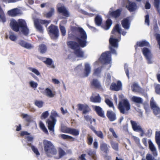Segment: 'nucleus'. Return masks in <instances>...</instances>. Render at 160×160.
Instances as JSON below:
<instances>
[{
  "label": "nucleus",
  "mask_w": 160,
  "mask_h": 160,
  "mask_svg": "<svg viewBox=\"0 0 160 160\" xmlns=\"http://www.w3.org/2000/svg\"><path fill=\"white\" fill-rule=\"evenodd\" d=\"M72 31L79 33V35L75 37V39L77 42L75 41H69L67 42L68 47L74 51V54L78 58H83L84 52L81 48H83L87 45V36L85 31L82 28L74 27Z\"/></svg>",
  "instance_id": "f257e3e1"
},
{
  "label": "nucleus",
  "mask_w": 160,
  "mask_h": 160,
  "mask_svg": "<svg viewBox=\"0 0 160 160\" xmlns=\"http://www.w3.org/2000/svg\"><path fill=\"white\" fill-rule=\"evenodd\" d=\"M118 40L117 38L111 37L109 39V49L110 51H106L102 53L100 59L102 62L105 63H110L111 60V53L115 55L117 54L116 50L113 47L117 48L118 47Z\"/></svg>",
  "instance_id": "f03ea898"
},
{
  "label": "nucleus",
  "mask_w": 160,
  "mask_h": 160,
  "mask_svg": "<svg viewBox=\"0 0 160 160\" xmlns=\"http://www.w3.org/2000/svg\"><path fill=\"white\" fill-rule=\"evenodd\" d=\"M10 25L12 30L16 32H18L20 30L22 33L25 35H27L29 33V29L25 20L19 19L17 22L13 19L11 20Z\"/></svg>",
  "instance_id": "7ed1b4c3"
},
{
  "label": "nucleus",
  "mask_w": 160,
  "mask_h": 160,
  "mask_svg": "<svg viewBox=\"0 0 160 160\" xmlns=\"http://www.w3.org/2000/svg\"><path fill=\"white\" fill-rule=\"evenodd\" d=\"M43 144L44 152L48 157H51L57 154V150L51 141L44 140L43 141Z\"/></svg>",
  "instance_id": "20e7f679"
},
{
  "label": "nucleus",
  "mask_w": 160,
  "mask_h": 160,
  "mask_svg": "<svg viewBox=\"0 0 160 160\" xmlns=\"http://www.w3.org/2000/svg\"><path fill=\"white\" fill-rule=\"evenodd\" d=\"M130 105L127 99H122L119 102L118 108L120 113L127 114L128 111L130 109Z\"/></svg>",
  "instance_id": "39448f33"
},
{
  "label": "nucleus",
  "mask_w": 160,
  "mask_h": 160,
  "mask_svg": "<svg viewBox=\"0 0 160 160\" xmlns=\"http://www.w3.org/2000/svg\"><path fill=\"white\" fill-rule=\"evenodd\" d=\"M51 22L50 20H42L36 19L34 21V25L35 28L39 32L43 33V30L41 24L44 25L47 27L48 24Z\"/></svg>",
  "instance_id": "423d86ee"
},
{
  "label": "nucleus",
  "mask_w": 160,
  "mask_h": 160,
  "mask_svg": "<svg viewBox=\"0 0 160 160\" xmlns=\"http://www.w3.org/2000/svg\"><path fill=\"white\" fill-rule=\"evenodd\" d=\"M48 29V33L51 38L53 40L57 39L59 36V31L58 27L51 24Z\"/></svg>",
  "instance_id": "0eeeda50"
},
{
  "label": "nucleus",
  "mask_w": 160,
  "mask_h": 160,
  "mask_svg": "<svg viewBox=\"0 0 160 160\" xmlns=\"http://www.w3.org/2000/svg\"><path fill=\"white\" fill-rule=\"evenodd\" d=\"M78 109L79 111H82V114H86L89 112L91 110L90 108L87 104H78L77 105Z\"/></svg>",
  "instance_id": "6e6552de"
},
{
  "label": "nucleus",
  "mask_w": 160,
  "mask_h": 160,
  "mask_svg": "<svg viewBox=\"0 0 160 160\" xmlns=\"http://www.w3.org/2000/svg\"><path fill=\"white\" fill-rule=\"evenodd\" d=\"M142 52L148 61V63H151L152 62L151 61L152 54L150 50L147 48H144L142 49Z\"/></svg>",
  "instance_id": "1a4fd4ad"
},
{
  "label": "nucleus",
  "mask_w": 160,
  "mask_h": 160,
  "mask_svg": "<svg viewBox=\"0 0 160 160\" xmlns=\"http://www.w3.org/2000/svg\"><path fill=\"white\" fill-rule=\"evenodd\" d=\"M130 122L132 125V128L134 131H140L141 133H140L141 136H143L144 134V132L143 130L141 128V126L139 125H138L136 122L134 121L131 120Z\"/></svg>",
  "instance_id": "9d476101"
},
{
  "label": "nucleus",
  "mask_w": 160,
  "mask_h": 160,
  "mask_svg": "<svg viewBox=\"0 0 160 160\" xmlns=\"http://www.w3.org/2000/svg\"><path fill=\"white\" fill-rule=\"evenodd\" d=\"M63 132L69 133L74 136H78L79 134V130L71 128H67Z\"/></svg>",
  "instance_id": "9b49d317"
},
{
  "label": "nucleus",
  "mask_w": 160,
  "mask_h": 160,
  "mask_svg": "<svg viewBox=\"0 0 160 160\" xmlns=\"http://www.w3.org/2000/svg\"><path fill=\"white\" fill-rule=\"evenodd\" d=\"M110 148V146L106 143L102 142L100 144V149L105 154H108L109 152Z\"/></svg>",
  "instance_id": "f8f14e48"
},
{
  "label": "nucleus",
  "mask_w": 160,
  "mask_h": 160,
  "mask_svg": "<svg viewBox=\"0 0 160 160\" xmlns=\"http://www.w3.org/2000/svg\"><path fill=\"white\" fill-rule=\"evenodd\" d=\"M41 59L46 65L50 66L51 68H54L55 66L52 59L49 58L41 57Z\"/></svg>",
  "instance_id": "ddd939ff"
},
{
  "label": "nucleus",
  "mask_w": 160,
  "mask_h": 160,
  "mask_svg": "<svg viewBox=\"0 0 160 160\" xmlns=\"http://www.w3.org/2000/svg\"><path fill=\"white\" fill-rule=\"evenodd\" d=\"M122 87V84L121 82L118 81L117 84L115 82H112L110 86V88L112 90L118 91L121 89Z\"/></svg>",
  "instance_id": "4468645a"
},
{
  "label": "nucleus",
  "mask_w": 160,
  "mask_h": 160,
  "mask_svg": "<svg viewBox=\"0 0 160 160\" xmlns=\"http://www.w3.org/2000/svg\"><path fill=\"white\" fill-rule=\"evenodd\" d=\"M149 46H150V44L149 42L145 40H143L141 41L137 42L135 45L134 47L135 50H136L138 47H142Z\"/></svg>",
  "instance_id": "2eb2a0df"
},
{
  "label": "nucleus",
  "mask_w": 160,
  "mask_h": 160,
  "mask_svg": "<svg viewBox=\"0 0 160 160\" xmlns=\"http://www.w3.org/2000/svg\"><path fill=\"white\" fill-rule=\"evenodd\" d=\"M91 85L94 88L99 90H102V88L100 82L97 79H94L91 82Z\"/></svg>",
  "instance_id": "dca6fc26"
},
{
  "label": "nucleus",
  "mask_w": 160,
  "mask_h": 160,
  "mask_svg": "<svg viewBox=\"0 0 160 160\" xmlns=\"http://www.w3.org/2000/svg\"><path fill=\"white\" fill-rule=\"evenodd\" d=\"M121 29L119 25L118 24H116L113 28L111 33L112 34L116 35L118 33V37H120L121 36Z\"/></svg>",
  "instance_id": "f3484780"
},
{
  "label": "nucleus",
  "mask_w": 160,
  "mask_h": 160,
  "mask_svg": "<svg viewBox=\"0 0 160 160\" xmlns=\"http://www.w3.org/2000/svg\"><path fill=\"white\" fill-rule=\"evenodd\" d=\"M106 116L109 121L111 122L117 119L116 114L112 111H107Z\"/></svg>",
  "instance_id": "a211bd4d"
},
{
  "label": "nucleus",
  "mask_w": 160,
  "mask_h": 160,
  "mask_svg": "<svg viewBox=\"0 0 160 160\" xmlns=\"http://www.w3.org/2000/svg\"><path fill=\"white\" fill-rule=\"evenodd\" d=\"M57 11L59 13H62L64 16L66 17H68L69 16V12L64 6L58 7Z\"/></svg>",
  "instance_id": "6ab92c4d"
},
{
  "label": "nucleus",
  "mask_w": 160,
  "mask_h": 160,
  "mask_svg": "<svg viewBox=\"0 0 160 160\" xmlns=\"http://www.w3.org/2000/svg\"><path fill=\"white\" fill-rule=\"evenodd\" d=\"M93 109L98 116L103 118H105L104 112L100 106H94Z\"/></svg>",
  "instance_id": "aec40b11"
},
{
  "label": "nucleus",
  "mask_w": 160,
  "mask_h": 160,
  "mask_svg": "<svg viewBox=\"0 0 160 160\" xmlns=\"http://www.w3.org/2000/svg\"><path fill=\"white\" fill-rule=\"evenodd\" d=\"M56 122L52 120H51L49 119L47 120L46 123L48 124V128L50 131H51L52 132H54V128Z\"/></svg>",
  "instance_id": "412c9836"
},
{
  "label": "nucleus",
  "mask_w": 160,
  "mask_h": 160,
  "mask_svg": "<svg viewBox=\"0 0 160 160\" xmlns=\"http://www.w3.org/2000/svg\"><path fill=\"white\" fill-rule=\"evenodd\" d=\"M121 22L122 27L125 29H128L129 28L130 23L128 18L123 19Z\"/></svg>",
  "instance_id": "4be33fe9"
},
{
  "label": "nucleus",
  "mask_w": 160,
  "mask_h": 160,
  "mask_svg": "<svg viewBox=\"0 0 160 160\" xmlns=\"http://www.w3.org/2000/svg\"><path fill=\"white\" fill-rule=\"evenodd\" d=\"M121 12V10L120 9H118L115 11H109V14L115 18H117L120 15Z\"/></svg>",
  "instance_id": "5701e85b"
},
{
  "label": "nucleus",
  "mask_w": 160,
  "mask_h": 160,
  "mask_svg": "<svg viewBox=\"0 0 160 160\" xmlns=\"http://www.w3.org/2000/svg\"><path fill=\"white\" fill-rule=\"evenodd\" d=\"M131 89L132 91L138 92H141L142 91V89L137 83H134L132 84Z\"/></svg>",
  "instance_id": "b1692460"
},
{
  "label": "nucleus",
  "mask_w": 160,
  "mask_h": 160,
  "mask_svg": "<svg viewBox=\"0 0 160 160\" xmlns=\"http://www.w3.org/2000/svg\"><path fill=\"white\" fill-rule=\"evenodd\" d=\"M112 23V21L110 19H108L104 24L102 25V27L105 30H108Z\"/></svg>",
  "instance_id": "393cba45"
},
{
  "label": "nucleus",
  "mask_w": 160,
  "mask_h": 160,
  "mask_svg": "<svg viewBox=\"0 0 160 160\" xmlns=\"http://www.w3.org/2000/svg\"><path fill=\"white\" fill-rule=\"evenodd\" d=\"M149 148L151 151L152 152V154L154 156H156L157 155V153L156 151V149L153 145V143L151 140L148 141Z\"/></svg>",
  "instance_id": "a878e982"
},
{
  "label": "nucleus",
  "mask_w": 160,
  "mask_h": 160,
  "mask_svg": "<svg viewBox=\"0 0 160 160\" xmlns=\"http://www.w3.org/2000/svg\"><path fill=\"white\" fill-rule=\"evenodd\" d=\"M55 9L54 8H49V11L44 14V16L47 18H50L54 14Z\"/></svg>",
  "instance_id": "bb28decb"
},
{
  "label": "nucleus",
  "mask_w": 160,
  "mask_h": 160,
  "mask_svg": "<svg viewBox=\"0 0 160 160\" xmlns=\"http://www.w3.org/2000/svg\"><path fill=\"white\" fill-rule=\"evenodd\" d=\"M128 10L131 12L134 11L136 8L137 6L135 2H129L128 5L126 6Z\"/></svg>",
  "instance_id": "cd10ccee"
},
{
  "label": "nucleus",
  "mask_w": 160,
  "mask_h": 160,
  "mask_svg": "<svg viewBox=\"0 0 160 160\" xmlns=\"http://www.w3.org/2000/svg\"><path fill=\"white\" fill-rule=\"evenodd\" d=\"M91 72V67L90 65L88 63H86L85 64V69L84 74L86 77H88Z\"/></svg>",
  "instance_id": "c85d7f7f"
},
{
  "label": "nucleus",
  "mask_w": 160,
  "mask_h": 160,
  "mask_svg": "<svg viewBox=\"0 0 160 160\" xmlns=\"http://www.w3.org/2000/svg\"><path fill=\"white\" fill-rule=\"evenodd\" d=\"M90 101L95 103H100L101 102V98L99 94L94 97L92 96L90 98Z\"/></svg>",
  "instance_id": "c756f323"
},
{
  "label": "nucleus",
  "mask_w": 160,
  "mask_h": 160,
  "mask_svg": "<svg viewBox=\"0 0 160 160\" xmlns=\"http://www.w3.org/2000/svg\"><path fill=\"white\" fill-rule=\"evenodd\" d=\"M87 154L90 156L93 160H96L97 156L96 151L91 149L88 150L87 152Z\"/></svg>",
  "instance_id": "7c9ffc66"
},
{
  "label": "nucleus",
  "mask_w": 160,
  "mask_h": 160,
  "mask_svg": "<svg viewBox=\"0 0 160 160\" xmlns=\"http://www.w3.org/2000/svg\"><path fill=\"white\" fill-rule=\"evenodd\" d=\"M38 50L41 53H44L47 51V46L44 44H41L39 45Z\"/></svg>",
  "instance_id": "2f4dec72"
},
{
  "label": "nucleus",
  "mask_w": 160,
  "mask_h": 160,
  "mask_svg": "<svg viewBox=\"0 0 160 160\" xmlns=\"http://www.w3.org/2000/svg\"><path fill=\"white\" fill-rule=\"evenodd\" d=\"M95 22L96 24L98 26L101 25L102 19L101 16L99 15H97L95 18Z\"/></svg>",
  "instance_id": "473e14b6"
},
{
  "label": "nucleus",
  "mask_w": 160,
  "mask_h": 160,
  "mask_svg": "<svg viewBox=\"0 0 160 160\" xmlns=\"http://www.w3.org/2000/svg\"><path fill=\"white\" fill-rule=\"evenodd\" d=\"M59 117V115L57 113L56 111H52L51 112V115L50 118L51 120L56 121V118L57 117Z\"/></svg>",
  "instance_id": "72a5a7b5"
},
{
  "label": "nucleus",
  "mask_w": 160,
  "mask_h": 160,
  "mask_svg": "<svg viewBox=\"0 0 160 160\" xmlns=\"http://www.w3.org/2000/svg\"><path fill=\"white\" fill-rule=\"evenodd\" d=\"M39 127L47 135H48V131L43 123L41 121L39 123Z\"/></svg>",
  "instance_id": "f704fd0d"
},
{
  "label": "nucleus",
  "mask_w": 160,
  "mask_h": 160,
  "mask_svg": "<svg viewBox=\"0 0 160 160\" xmlns=\"http://www.w3.org/2000/svg\"><path fill=\"white\" fill-rule=\"evenodd\" d=\"M160 0H154V6L159 13L160 12Z\"/></svg>",
  "instance_id": "c9c22d12"
},
{
  "label": "nucleus",
  "mask_w": 160,
  "mask_h": 160,
  "mask_svg": "<svg viewBox=\"0 0 160 160\" xmlns=\"http://www.w3.org/2000/svg\"><path fill=\"white\" fill-rule=\"evenodd\" d=\"M60 137L62 139L64 140L71 139H72L71 141H73L75 140V138H73V137L64 134H61Z\"/></svg>",
  "instance_id": "e433bc0d"
},
{
  "label": "nucleus",
  "mask_w": 160,
  "mask_h": 160,
  "mask_svg": "<svg viewBox=\"0 0 160 160\" xmlns=\"http://www.w3.org/2000/svg\"><path fill=\"white\" fill-rule=\"evenodd\" d=\"M93 141V137L90 135L88 134L86 140L87 144L89 146H91L92 144Z\"/></svg>",
  "instance_id": "4c0bfd02"
},
{
  "label": "nucleus",
  "mask_w": 160,
  "mask_h": 160,
  "mask_svg": "<svg viewBox=\"0 0 160 160\" xmlns=\"http://www.w3.org/2000/svg\"><path fill=\"white\" fill-rule=\"evenodd\" d=\"M34 103L35 105L40 108L43 107L44 102L41 100H36L34 102Z\"/></svg>",
  "instance_id": "58836bf2"
},
{
  "label": "nucleus",
  "mask_w": 160,
  "mask_h": 160,
  "mask_svg": "<svg viewBox=\"0 0 160 160\" xmlns=\"http://www.w3.org/2000/svg\"><path fill=\"white\" fill-rule=\"evenodd\" d=\"M45 92L46 95L50 97H52L54 96V94L52 93V92L51 89L47 88L45 89Z\"/></svg>",
  "instance_id": "ea45409f"
},
{
  "label": "nucleus",
  "mask_w": 160,
  "mask_h": 160,
  "mask_svg": "<svg viewBox=\"0 0 160 160\" xmlns=\"http://www.w3.org/2000/svg\"><path fill=\"white\" fill-rule=\"evenodd\" d=\"M8 14L12 16H16L18 14L17 9H13L8 11Z\"/></svg>",
  "instance_id": "a19ab883"
},
{
  "label": "nucleus",
  "mask_w": 160,
  "mask_h": 160,
  "mask_svg": "<svg viewBox=\"0 0 160 160\" xmlns=\"http://www.w3.org/2000/svg\"><path fill=\"white\" fill-rule=\"evenodd\" d=\"M132 101L137 103H141L142 102V100L141 98L135 96L132 98Z\"/></svg>",
  "instance_id": "79ce46f5"
},
{
  "label": "nucleus",
  "mask_w": 160,
  "mask_h": 160,
  "mask_svg": "<svg viewBox=\"0 0 160 160\" xmlns=\"http://www.w3.org/2000/svg\"><path fill=\"white\" fill-rule=\"evenodd\" d=\"M110 144L112 148L116 151L118 150V143L113 141L110 142Z\"/></svg>",
  "instance_id": "37998d69"
},
{
  "label": "nucleus",
  "mask_w": 160,
  "mask_h": 160,
  "mask_svg": "<svg viewBox=\"0 0 160 160\" xmlns=\"http://www.w3.org/2000/svg\"><path fill=\"white\" fill-rule=\"evenodd\" d=\"M111 82V76L109 73H108L107 74L106 77V80L105 81V84L106 85H109Z\"/></svg>",
  "instance_id": "c03bdc74"
},
{
  "label": "nucleus",
  "mask_w": 160,
  "mask_h": 160,
  "mask_svg": "<svg viewBox=\"0 0 160 160\" xmlns=\"http://www.w3.org/2000/svg\"><path fill=\"white\" fill-rule=\"evenodd\" d=\"M105 102L106 104L108 105L109 107L112 108L113 109H114L115 107L114 106L112 102L109 99L106 98L105 99Z\"/></svg>",
  "instance_id": "a18cd8bd"
},
{
  "label": "nucleus",
  "mask_w": 160,
  "mask_h": 160,
  "mask_svg": "<svg viewBox=\"0 0 160 160\" xmlns=\"http://www.w3.org/2000/svg\"><path fill=\"white\" fill-rule=\"evenodd\" d=\"M59 28L62 35L63 36H65L66 34V30L65 27L61 25H60Z\"/></svg>",
  "instance_id": "49530a36"
},
{
  "label": "nucleus",
  "mask_w": 160,
  "mask_h": 160,
  "mask_svg": "<svg viewBox=\"0 0 160 160\" xmlns=\"http://www.w3.org/2000/svg\"><path fill=\"white\" fill-rule=\"evenodd\" d=\"M58 151L59 156L60 158L62 157L66 154V152L65 151L61 148H58Z\"/></svg>",
  "instance_id": "de8ad7c7"
},
{
  "label": "nucleus",
  "mask_w": 160,
  "mask_h": 160,
  "mask_svg": "<svg viewBox=\"0 0 160 160\" xmlns=\"http://www.w3.org/2000/svg\"><path fill=\"white\" fill-rule=\"evenodd\" d=\"M9 38L12 41H14L17 39V36L14 34L13 32H11L10 33Z\"/></svg>",
  "instance_id": "09e8293b"
},
{
  "label": "nucleus",
  "mask_w": 160,
  "mask_h": 160,
  "mask_svg": "<svg viewBox=\"0 0 160 160\" xmlns=\"http://www.w3.org/2000/svg\"><path fill=\"white\" fill-rule=\"evenodd\" d=\"M94 133L95 134L100 138L103 139L104 138L103 135L101 131H95Z\"/></svg>",
  "instance_id": "8fccbe9b"
},
{
  "label": "nucleus",
  "mask_w": 160,
  "mask_h": 160,
  "mask_svg": "<svg viewBox=\"0 0 160 160\" xmlns=\"http://www.w3.org/2000/svg\"><path fill=\"white\" fill-rule=\"evenodd\" d=\"M49 115V113L48 111H46L42 113L40 118L41 119H45L47 118Z\"/></svg>",
  "instance_id": "3c124183"
},
{
  "label": "nucleus",
  "mask_w": 160,
  "mask_h": 160,
  "mask_svg": "<svg viewBox=\"0 0 160 160\" xmlns=\"http://www.w3.org/2000/svg\"><path fill=\"white\" fill-rule=\"evenodd\" d=\"M22 115L23 116V118H26V121L27 122H31V118L30 116H28L27 114H23Z\"/></svg>",
  "instance_id": "603ef678"
},
{
  "label": "nucleus",
  "mask_w": 160,
  "mask_h": 160,
  "mask_svg": "<svg viewBox=\"0 0 160 160\" xmlns=\"http://www.w3.org/2000/svg\"><path fill=\"white\" fill-rule=\"evenodd\" d=\"M29 69L30 70L35 74L39 76L40 75V73L39 72L37 69L32 68H29Z\"/></svg>",
  "instance_id": "864d4df0"
},
{
  "label": "nucleus",
  "mask_w": 160,
  "mask_h": 160,
  "mask_svg": "<svg viewBox=\"0 0 160 160\" xmlns=\"http://www.w3.org/2000/svg\"><path fill=\"white\" fill-rule=\"evenodd\" d=\"M152 109L153 112L155 115H158L160 114V109L158 107H157Z\"/></svg>",
  "instance_id": "5fc2aeb1"
},
{
  "label": "nucleus",
  "mask_w": 160,
  "mask_h": 160,
  "mask_svg": "<svg viewBox=\"0 0 160 160\" xmlns=\"http://www.w3.org/2000/svg\"><path fill=\"white\" fill-rule=\"evenodd\" d=\"M145 23L148 26L149 25L150 21L149 18V15L148 14L145 15Z\"/></svg>",
  "instance_id": "6e6d98bb"
},
{
  "label": "nucleus",
  "mask_w": 160,
  "mask_h": 160,
  "mask_svg": "<svg viewBox=\"0 0 160 160\" xmlns=\"http://www.w3.org/2000/svg\"><path fill=\"white\" fill-rule=\"evenodd\" d=\"M31 148L35 153L37 155H40L38 149L37 148H36L34 146L32 145L31 146Z\"/></svg>",
  "instance_id": "4d7b16f0"
},
{
  "label": "nucleus",
  "mask_w": 160,
  "mask_h": 160,
  "mask_svg": "<svg viewBox=\"0 0 160 160\" xmlns=\"http://www.w3.org/2000/svg\"><path fill=\"white\" fill-rule=\"evenodd\" d=\"M29 84L31 87L34 88H36L38 85V83L37 82L32 81H30L29 82Z\"/></svg>",
  "instance_id": "13d9d810"
},
{
  "label": "nucleus",
  "mask_w": 160,
  "mask_h": 160,
  "mask_svg": "<svg viewBox=\"0 0 160 160\" xmlns=\"http://www.w3.org/2000/svg\"><path fill=\"white\" fill-rule=\"evenodd\" d=\"M155 92L158 94L160 95V85L158 84L155 88Z\"/></svg>",
  "instance_id": "bf43d9fd"
},
{
  "label": "nucleus",
  "mask_w": 160,
  "mask_h": 160,
  "mask_svg": "<svg viewBox=\"0 0 160 160\" xmlns=\"http://www.w3.org/2000/svg\"><path fill=\"white\" fill-rule=\"evenodd\" d=\"M24 48L27 49H30L32 48L33 47L31 44L26 42L25 46H24Z\"/></svg>",
  "instance_id": "052dcab7"
},
{
  "label": "nucleus",
  "mask_w": 160,
  "mask_h": 160,
  "mask_svg": "<svg viewBox=\"0 0 160 160\" xmlns=\"http://www.w3.org/2000/svg\"><path fill=\"white\" fill-rule=\"evenodd\" d=\"M0 19L3 22H4L6 21V19L5 17V14L0 15Z\"/></svg>",
  "instance_id": "680f3d73"
},
{
  "label": "nucleus",
  "mask_w": 160,
  "mask_h": 160,
  "mask_svg": "<svg viewBox=\"0 0 160 160\" xmlns=\"http://www.w3.org/2000/svg\"><path fill=\"white\" fill-rule=\"evenodd\" d=\"M150 105L152 109L157 107L155 102L151 100L150 101Z\"/></svg>",
  "instance_id": "e2e57ef3"
},
{
  "label": "nucleus",
  "mask_w": 160,
  "mask_h": 160,
  "mask_svg": "<svg viewBox=\"0 0 160 160\" xmlns=\"http://www.w3.org/2000/svg\"><path fill=\"white\" fill-rule=\"evenodd\" d=\"M86 156V154H82L79 156V158L80 160H87L85 158Z\"/></svg>",
  "instance_id": "0e129e2a"
},
{
  "label": "nucleus",
  "mask_w": 160,
  "mask_h": 160,
  "mask_svg": "<svg viewBox=\"0 0 160 160\" xmlns=\"http://www.w3.org/2000/svg\"><path fill=\"white\" fill-rule=\"evenodd\" d=\"M145 7L147 9H149L150 8L151 5L149 2H147L145 5Z\"/></svg>",
  "instance_id": "69168bd1"
},
{
  "label": "nucleus",
  "mask_w": 160,
  "mask_h": 160,
  "mask_svg": "<svg viewBox=\"0 0 160 160\" xmlns=\"http://www.w3.org/2000/svg\"><path fill=\"white\" fill-rule=\"evenodd\" d=\"M146 159L147 160H153L152 156L149 154L147 155Z\"/></svg>",
  "instance_id": "338daca9"
},
{
  "label": "nucleus",
  "mask_w": 160,
  "mask_h": 160,
  "mask_svg": "<svg viewBox=\"0 0 160 160\" xmlns=\"http://www.w3.org/2000/svg\"><path fill=\"white\" fill-rule=\"evenodd\" d=\"M157 40L158 41V43L159 46V48L160 49V35L158 34L156 37Z\"/></svg>",
  "instance_id": "774afa93"
}]
</instances>
